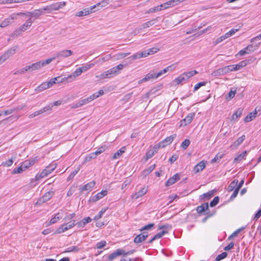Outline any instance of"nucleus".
Masks as SVG:
<instances>
[{"instance_id":"obj_1","label":"nucleus","mask_w":261,"mask_h":261,"mask_svg":"<svg viewBox=\"0 0 261 261\" xmlns=\"http://www.w3.org/2000/svg\"><path fill=\"white\" fill-rule=\"evenodd\" d=\"M125 66L124 65L119 64L117 66L114 67L100 74V79H103L106 78L112 77L114 75H117L119 73V70L123 69Z\"/></svg>"},{"instance_id":"obj_2","label":"nucleus","mask_w":261,"mask_h":261,"mask_svg":"<svg viewBox=\"0 0 261 261\" xmlns=\"http://www.w3.org/2000/svg\"><path fill=\"white\" fill-rule=\"evenodd\" d=\"M33 21L32 20V18H29L28 20L21 25L18 29H16L12 34L11 36L17 37L22 32H24L27 29H28L32 25Z\"/></svg>"},{"instance_id":"obj_3","label":"nucleus","mask_w":261,"mask_h":261,"mask_svg":"<svg viewBox=\"0 0 261 261\" xmlns=\"http://www.w3.org/2000/svg\"><path fill=\"white\" fill-rule=\"evenodd\" d=\"M56 166L57 164L55 163L49 164L46 167L45 169L43 170V171L40 174H37L36 176V179L39 180L41 178L47 176L48 174L51 173V172L56 168Z\"/></svg>"},{"instance_id":"obj_4","label":"nucleus","mask_w":261,"mask_h":261,"mask_svg":"<svg viewBox=\"0 0 261 261\" xmlns=\"http://www.w3.org/2000/svg\"><path fill=\"white\" fill-rule=\"evenodd\" d=\"M43 14L44 12H43L42 9H36L33 12H28L27 13H17V15H20L21 16H26L27 17H30V18L35 17V18H38Z\"/></svg>"},{"instance_id":"obj_5","label":"nucleus","mask_w":261,"mask_h":261,"mask_svg":"<svg viewBox=\"0 0 261 261\" xmlns=\"http://www.w3.org/2000/svg\"><path fill=\"white\" fill-rule=\"evenodd\" d=\"M76 225L75 221L72 220L70 222H68L66 223L63 224L61 226H60L57 230L56 232L58 233H61L65 231H66L71 228H72L74 226Z\"/></svg>"},{"instance_id":"obj_6","label":"nucleus","mask_w":261,"mask_h":261,"mask_svg":"<svg viewBox=\"0 0 261 261\" xmlns=\"http://www.w3.org/2000/svg\"><path fill=\"white\" fill-rule=\"evenodd\" d=\"M18 48V46L15 45L12 47L11 48L8 49L7 51L4 53V54L2 55L0 57L2 60V62H5L8 59H9L10 57L14 55Z\"/></svg>"},{"instance_id":"obj_7","label":"nucleus","mask_w":261,"mask_h":261,"mask_svg":"<svg viewBox=\"0 0 261 261\" xmlns=\"http://www.w3.org/2000/svg\"><path fill=\"white\" fill-rule=\"evenodd\" d=\"M19 15H17V13H13L10 16H9L8 18H5L3 21L1 22L0 24V27L1 28H5L12 23L13 22L14 20L16 19L17 16H19Z\"/></svg>"},{"instance_id":"obj_8","label":"nucleus","mask_w":261,"mask_h":261,"mask_svg":"<svg viewBox=\"0 0 261 261\" xmlns=\"http://www.w3.org/2000/svg\"><path fill=\"white\" fill-rule=\"evenodd\" d=\"M248 62L249 61H242L236 65H231L227 66L228 68H229V72L232 71H237L240 70L243 67L245 66Z\"/></svg>"},{"instance_id":"obj_9","label":"nucleus","mask_w":261,"mask_h":261,"mask_svg":"<svg viewBox=\"0 0 261 261\" xmlns=\"http://www.w3.org/2000/svg\"><path fill=\"white\" fill-rule=\"evenodd\" d=\"M73 54L72 50L69 49L61 50L56 54V58L61 59L62 58H67Z\"/></svg>"},{"instance_id":"obj_10","label":"nucleus","mask_w":261,"mask_h":261,"mask_svg":"<svg viewBox=\"0 0 261 261\" xmlns=\"http://www.w3.org/2000/svg\"><path fill=\"white\" fill-rule=\"evenodd\" d=\"M54 194L53 191H48L46 192L43 196L40 198L36 202V204H41L44 202H45L51 199Z\"/></svg>"},{"instance_id":"obj_11","label":"nucleus","mask_w":261,"mask_h":261,"mask_svg":"<svg viewBox=\"0 0 261 261\" xmlns=\"http://www.w3.org/2000/svg\"><path fill=\"white\" fill-rule=\"evenodd\" d=\"M95 8V6H92L90 8H87L83 10H81L78 12H77L75 14L76 16L81 17L83 16H86L89 15L93 12H94L95 11L93 10Z\"/></svg>"},{"instance_id":"obj_12","label":"nucleus","mask_w":261,"mask_h":261,"mask_svg":"<svg viewBox=\"0 0 261 261\" xmlns=\"http://www.w3.org/2000/svg\"><path fill=\"white\" fill-rule=\"evenodd\" d=\"M160 19L159 17H157L155 18H153L147 22H146L142 24V28H138L137 30L139 32L142 31L143 29H146L149 28L150 27L154 25Z\"/></svg>"},{"instance_id":"obj_13","label":"nucleus","mask_w":261,"mask_h":261,"mask_svg":"<svg viewBox=\"0 0 261 261\" xmlns=\"http://www.w3.org/2000/svg\"><path fill=\"white\" fill-rule=\"evenodd\" d=\"M228 69L229 68H228L227 66L219 68L214 71L212 73V75L215 77L223 75L229 72Z\"/></svg>"},{"instance_id":"obj_14","label":"nucleus","mask_w":261,"mask_h":261,"mask_svg":"<svg viewBox=\"0 0 261 261\" xmlns=\"http://www.w3.org/2000/svg\"><path fill=\"white\" fill-rule=\"evenodd\" d=\"M124 253V250L121 249H117L114 252L110 254L108 257V259L109 261H112L117 257L121 255Z\"/></svg>"},{"instance_id":"obj_15","label":"nucleus","mask_w":261,"mask_h":261,"mask_svg":"<svg viewBox=\"0 0 261 261\" xmlns=\"http://www.w3.org/2000/svg\"><path fill=\"white\" fill-rule=\"evenodd\" d=\"M206 161L202 160L196 164L193 168V171L195 173H198L202 171L205 167Z\"/></svg>"},{"instance_id":"obj_16","label":"nucleus","mask_w":261,"mask_h":261,"mask_svg":"<svg viewBox=\"0 0 261 261\" xmlns=\"http://www.w3.org/2000/svg\"><path fill=\"white\" fill-rule=\"evenodd\" d=\"M66 5V2H58L50 5L53 11L59 10L64 8Z\"/></svg>"},{"instance_id":"obj_17","label":"nucleus","mask_w":261,"mask_h":261,"mask_svg":"<svg viewBox=\"0 0 261 261\" xmlns=\"http://www.w3.org/2000/svg\"><path fill=\"white\" fill-rule=\"evenodd\" d=\"M195 115V113H191L189 114L186 118L181 121V125H187L190 123L194 118Z\"/></svg>"},{"instance_id":"obj_18","label":"nucleus","mask_w":261,"mask_h":261,"mask_svg":"<svg viewBox=\"0 0 261 261\" xmlns=\"http://www.w3.org/2000/svg\"><path fill=\"white\" fill-rule=\"evenodd\" d=\"M148 237V234L145 232H143V233H140L137 235L134 240V242L135 243H140L142 242L145 241L147 238Z\"/></svg>"},{"instance_id":"obj_19","label":"nucleus","mask_w":261,"mask_h":261,"mask_svg":"<svg viewBox=\"0 0 261 261\" xmlns=\"http://www.w3.org/2000/svg\"><path fill=\"white\" fill-rule=\"evenodd\" d=\"M179 179L180 176L179 174L176 173L172 177L168 179V180L166 182L165 186L166 187H169L171 185H172Z\"/></svg>"},{"instance_id":"obj_20","label":"nucleus","mask_w":261,"mask_h":261,"mask_svg":"<svg viewBox=\"0 0 261 261\" xmlns=\"http://www.w3.org/2000/svg\"><path fill=\"white\" fill-rule=\"evenodd\" d=\"M82 73V70H81V68H80V67L78 68L77 69H76L75 70V71L74 72H73L70 75H69L67 76V78L69 79L68 82H72L76 77H77L78 76L81 75Z\"/></svg>"},{"instance_id":"obj_21","label":"nucleus","mask_w":261,"mask_h":261,"mask_svg":"<svg viewBox=\"0 0 261 261\" xmlns=\"http://www.w3.org/2000/svg\"><path fill=\"white\" fill-rule=\"evenodd\" d=\"M152 79H157V77H156L155 72H154V71H152V72L147 74L144 78L138 82V83L140 84L142 82L148 81Z\"/></svg>"},{"instance_id":"obj_22","label":"nucleus","mask_w":261,"mask_h":261,"mask_svg":"<svg viewBox=\"0 0 261 261\" xmlns=\"http://www.w3.org/2000/svg\"><path fill=\"white\" fill-rule=\"evenodd\" d=\"M147 192V189L143 187L141 190H140L138 192H136L135 193L132 195V198L137 199L143 195H144Z\"/></svg>"},{"instance_id":"obj_23","label":"nucleus","mask_w":261,"mask_h":261,"mask_svg":"<svg viewBox=\"0 0 261 261\" xmlns=\"http://www.w3.org/2000/svg\"><path fill=\"white\" fill-rule=\"evenodd\" d=\"M176 137V135L174 134L167 138H166L164 140L160 142L162 145H165V147L167 145L171 144L174 139Z\"/></svg>"},{"instance_id":"obj_24","label":"nucleus","mask_w":261,"mask_h":261,"mask_svg":"<svg viewBox=\"0 0 261 261\" xmlns=\"http://www.w3.org/2000/svg\"><path fill=\"white\" fill-rule=\"evenodd\" d=\"M92 221V219L88 217L87 218H84L83 220L80 221V222L75 223L76 225L78 228H83L85 225Z\"/></svg>"},{"instance_id":"obj_25","label":"nucleus","mask_w":261,"mask_h":261,"mask_svg":"<svg viewBox=\"0 0 261 261\" xmlns=\"http://www.w3.org/2000/svg\"><path fill=\"white\" fill-rule=\"evenodd\" d=\"M95 181H90L87 184L83 186L82 187H80L79 190L81 191H91L92 188L95 186Z\"/></svg>"},{"instance_id":"obj_26","label":"nucleus","mask_w":261,"mask_h":261,"mask_svg":"<svg viewBox=\"0 0 261 261\" xmlns=\"http://www.w3.org/2000/svg\"><path fill=\"white\" fill-rule=\"evenodd\" d=\"M208 203H205L201 205L198 206L196 207V211L199 215H200L205 211H208Z\"/></svg>"},{"instance_id":"obj_27","label":"nucleus","mask_w":261,"mask_h":261,"mask_svg":"<svg viewBox=\"0 0 261 261\" xmlns=\"http://www.w3.org/2000/svg\"><path fill=\"white\" fill-rule=\"evenodd\" d=\"M245 139V136L242 135L239 137L234 143L230 146V148L233 149L238 147Z\"/></svg>"},{"instance_id":"obj_28","label":"nucleus","mask_w":261,"mask_h":261,"mask_svg":"<svg viewBox=\"0 0 261 261\" xmlns=\"http://www.w3.org/2000/svg\"><path fill=\"white\" fill-rule=\"evenodd\" d=\"M108 194V191L107 190H102L101 192L98 193L97 194L94 195L92 197L93 201H97L100 199L102 198L103 196L107 195Z\"/></svg>"},{"instance_id":"obj_29","label":"nucleus","mask_w":261,"mask_h":261,"mask_svg":"<svg viewBox=\"0 0 261 261\" xmlns=\"http://www.w3.org/2000/svg\"><path fill=\"white\" fill-rule=\"evenodd\" d=\"M52 107H53V105L51 104H49L48 106L44 107V108H42L41 109H40L37 111H36L33 113L35 115V116H37L40 114H42V113H43L47 111L51 110Z\"/></svg>"},{"instance_id":"obj_30","label":"nucleus","mask_w":261,"mask_h":261,"mask_svg":"<svg viewBox=\"0 0 261 261\" xmlns=\"http://www.w3.org/2000/svg\"><path fill=\"white\" fill-rule=\"evenodd\" d=\"M247 154V151H244L240 154L236 156L233 160V162L236 163H239L243 160L245 159V156Z\"/></svg>"},{"instance_id":"obj_31","label":"nucleus","mask_w":261,"mask_h":261,"mask_svg":"<svg viewBox=\"0 0 261 261\" xmlns=\"http://www.w3.org/2000/svg\"><path fill=\"white\" fill-rule=\"evenodd\" d=\"M257 112L256 109L253 112H250L248 115L246 116L245 118V122H249L253 120V118L256 117Z\"/></svg>"},{"instance_id":"obj_32","label":"nucleus","mask_w":261,"mask_h":261,"mask_svg":"<svg viewBox=\"0 0 261 261\" xmlns=\"http://www.w3.org/2000/svg\"><path fill=\"white\" fill-rule=\"evenodd\" d=\"M48 84H47V82H44L42 83L41 85L38 86L35 89V91L37 92H42L49 88Z\"/></svg>"},{"instance_id":"obj_33","label":"nucleus","mask_w":261,"mask_h":261,"mask_svg":"<svg viewBox=\"0 0 261 261\" xmlns=\"http://www.w3.org/2000/svg\"><path fill=\"white\" fill-rule=\"evenodd\" d=\"M27 66L28 69V71H32L41 68L39 62H37L35 63L32 64L31 65Z\"/></svg>"},{"instance_id":"obj_34","label":"nucleus","mask_w":261,"mask_h":261,"mask_svg":"<svg viewBox=\"0 0 261 261\" xmlns=\"http://www.w3.org/2000/svg\"><path fill=\"white\" fill-rule=\"evenodd\" d=\"M125 151V147H122L120 149H119L116 152H115L113 156L112 159L115 160L118 159L120 157V156Z\"/></svg>"},{"instance_id":"obj_35","label":"nucleus","mask_w":261,"mask_h":261,"mask_svg":"<svg viewBox=\"0 0 261 261\" xmlns=\"http://www.w3.org/2000/svg\"><path fill=\"white\" fill-rule=\"evenodd\" d=\"M173 66H174V65H172L169 66L167 67L166 68H165V69L161 70L159 72H158V73L155 72L156 77H157V78H158L159 76H160L162 75H163V74L166 73L168 71H169L170 70H171L174 69Z\"/></svg>"},{"instance_id":"obj_36","label":"nucleus","mask_w":261,"mask_h":261,"mask_svg":"<svg viewBox=\"0 0 261 261\" xmlns=\"http://www.w3.org/2000/svg\"><path fill=\"white\" fill-rule=\"evenodd\" d=\"M214 192L213 191H208L207 193L203 194L200 196V200H202L203 199H209L214 196Z\"/></svg>"},{"instance_id":"obj_37","label":"nucleus","mask_w":261,"mask_h":261,"mask_svg":"<svg viewBox=\"0 0 261 261\" xmlns=\"http://www.w3.org/2000/svg\"><path fill=\"white\" fill-rule=\"evenodd\" d=\"M198 73L196 70H192L188 72H184L182 74L188 81L190 77Z\"/></svg>"},{"instance_id":"obj_38","label":"nucleus","mask_w":261,"mask_h":261,"mask_svg":"<svg viewBox=\"0 0 261 261\" xmlns=\"http://www.w3.org/2000/svg\"><path fill=\"white\" fill-rule=\"evenodd\" d=\"M178 4H179L178 0H170L165 3V5L166 6L167 9L168 8L172 7Z\"/></svg>"},{"instance_id":"obj_39","label":"nucleus","mask_w":261,"mask_h":261,"mask_svg":"<svg viewBox=\"0 0 261 261\" xmlns=\"http://www.w3.org/2000/svg\"><path fill=\"white\" fill-rule=\"evenodd\" d=\"M174 81L177 84H182L183 83H185L188 81L186 80L183 74H181L180 75H179L177 77H176L174 80Z\"/></svg>"},{"instance_id":"obj_40","label":"nucleus","mask_w":261,"mask_h":261,"mask_svg":"<svg viewBox=\"0 0 261 261\" xmlns=\"http://www.w3.org/2000/svg\"><path fill=\"white\" fill-rule=\"evenodd\" d=\"M155 167V164L150 166L148 167V168L145 169L143 171V172H142L143 175L145 176H147L154 169Z\"/></svg>"},{"instance_id":"obj_41","label":"nucleus","mask_w":261,"mask_h":261,"mask_svg":"<svg viewBox=\"0 0 261 261\" xmlns=\"http://www.w3.org/2000/svg\"><path fill=\"white\" fill-rule=\"evenodd\" d=\"M252 47H253L252 45H249L248 46H247L246 47H245L243 49L241 50L239 52V54L240 56H244L245 54H248L251 53L252 51V50H249V51H247V49H248V48H252Z\"/></svg>"},{"instance_id":"obj_42","label":"nucleus","mask_w":261,"mask_h":261,"mask_svg":"<svg viewBox=\"0 0 261 261\" xmlns=\"http://www.w3.org/2000/svg\"><path fill=\"white\" fill-rule=\"evenodd\" d=\"M55 59H56V57H53L51 58L47 59L44 61H39L40 66H41V68L44 66L49 64V63H51V62L54 61Z\"/></svg>"},{"instance_id":"obj_43","label":"nucleus","mask_w":261,"mask_h":261,"mask_svg":"<svg viewBox=\"0 0 261 261\" xmlns=\"http://www.w3.org/2000/svg\"><path fill=\"white\" fill-rule=\"evenodd\" d=\"M243 109L241 108H239L236 113H234L232 116V119H234L240 117L243 113Z\"/></svg>"},{"instance_id":"obj_44","label":"nucleus","mask_w":261,"mask_h":261,"mask_svg":"<svg viewBox=\"0 0 261 261\" xmlns=\"http://www.w3.org/2000/svg\"><path fill=\"white\" fill-rule=\"evenodd\" d=\"M223 156L224 154L219 152L215 155V158L213 159L212 160L211 163H214L219 162Z\"/></svg>"},{"instance_id":"obj_45","label":"nucleus","mask_w":261,"mask_h":261,"mask_svg":"<svg viewBox=\"0 0 261 261\" xmlns=\"http://www.w3.org/2000/svg\"><path fill=\"white\" fill-rule=\"evenodd\" d=\"M238 181V180L236 179L232 181L228 187V191L230 192L233 191L235 187L237 186Z\"/></svg>"},{"instance_id":"obj_46","label":"nucleus","mask_w":261,"mask_h":261,"mask_svg":"<svg viewBox=\"0 0 261 261\" xmlns=\"http://www.w3.org/2000/svg\"><path fill=\"white\" fill-rule=\"evenodd\" d=\"M80 250V248L76 246H73L67 248L64 252H77Z\"/></svg>"},{"instance_id":"obj_47","label":"nucleus","mask_w":261,"mask_h":261,"mask_svg":"<svg viewBox=\"0 0 261 261\" xmlns=\"http://www.w3.org/2000/svg\"><path fill=\"white\" fill-rule=\"evenodd\" d=\"M227 252H223L221 253V254L218 255L216 256V257L215 258V260L216 261H220L222 259H224L225 258H226L227 257Z\"/></svg>"},{"instance_id":"obj_48","label":"nucleus","mask_w":261,"mask_h":261,"mask_svg":"<svg viewBox=\"0 0 261 261\" xmlns=\"http://www.w3.org/2000/svg\"><path fill=\"white\" fill-rule=\"evenodd\" d=\"M165 145H162L161 142H159L157 144L154 145L151 149L154 153H156L160 148H164Z\"/></svg>"},{"instance_id":"obj_49","label":"nucleus","mask_w":261,"mask_h":261,"mask_svg":"<svg viewBox=\"0 0 261 261\" xmlns=\"http://www.w3.org/2000/svg\"><path fill=\"white\" fill-rule=\"evenodd\" d=\"M236 94V90H231L228 94H227V96H226V99H227L228 100H229L230 99H231L232 98H233L235 95Z\"/></svg>"},{"instance_id":"obj_50","label":"nucleus","mask_w":261,"mask_h":261,"mask_svg":"<svg viewBox=\"0 0 261 261\" xmlns=\"http://www.w3.org/2000/svg\"><path fill=\"white\" fill-rule=\"evenodd\" d=\"M168 233V231L166 230H163L162 231L156 233L154 237V239H159L163 237L165 234Z\"/></svg>"},{"instance_id":"obj_51","label":"nucleus","mask_w":261,"mask_h":261,"mask_svg":"<svg viewBox=\"0 0 261 261\" xmlns=\"http://www.w3.org/2000/svg\"><path fill=\"white\" fill-rule=\"evenodd\" d=\"M107 209V208H102L100 210V211L98 213V214L94 217V220H97L99 219L100 218H101L102 217V215H103V214H104L106 212Z\"/></svg>"},{"instance_id":"obj_52","label":"nucleus","mask_w":261,"mask_h":261,"mask_svg":"<svg viewBox=\"0 0 261 261\" xmlns=\"http://www.w3.org/2000/svg\"><path fill=\"white\" fill-rule=\"evenodd\" d=\"M219 201V197L218 196L215 197L212 201H211L210 206L211 207H214L216 206Z\"/></svg>"},{"instance_id":"obj_53","label":"nucleus","mask_w":261,"mask_h":261,"mask_svg":"<svg viewBox=\"0 0 261 261\" xmlns=\"http://www.w3.org/2000/svg\"><path fill=\"white\" fill-rule=\"evenodd\" d=\"M95 159V156L93 154V153H90L87 155L84 159V162H88L90 161L91 160Z\"/></svg>"},{"instance_id":"obj_54","label":"nucleus","mask_w":261,"mask_h":261,"mask_svg":"<svg viewBox=\"0 0 261 261\" xmlns=\"http://www.w3.org/2000/svg\"><path fill=\"white\" fill-rule=\"evenodd\" d=\"M55 78H57V80H56V83H62L64 81H67V82H68L69 79L67 78V76L62 77V76H59L56 77Z\"/></svg>"},{"instance_id":"obj_55","label":"nucleus","mask_w":261,"mask_h":261,"mask_svg":"<svg viewBox=\"0 0 261 261\" xmlns=\"http://www.w3.org/2000/svg\"><path fill=\"white\" fill-rule=\"evenodd\" d=\"M190 144V141L189 139H185L181 143V147L184 149H186Z\"/></svg>"},{"instance_id":"obj_56","label":"nucleus","mask_w":261,"mask_h":261,"mask_svg":"<svg viewBox=\"0 0 261 261\" xmlns=\"http://www.w3.org/2000/svg\"><path fill=\"white\" fill-rule=\"evenodd\" d=\"M154 226V223H149L146 225H145L144 227H142L139 229L140 231H142L145 230H150L152 227Z\"/></svg>"},{"instance_id":"obj_57","label":"nucleus","mask_w":261,"mask_h":261,"mask_svg":"<svg viewBox=\"0 0 261 261\" xmlns=\"http://www.w3.org/2000/svg\"><path fill=\"white\" fill-rule=\"evenodd\" d=\"M107 244L106 241H101L96 244L97 249H101L104 247Z\"/></svg>"},{"instance_id":"obj_58","label":"nucleus","mask_w":261,"mask_h":261,"mask_svg":"<svg viewBox=\"0 0 261 261\" xmlns=\"http://www.w3.org/2000/svg\"><path fill=\"white\" fill-rule=\"evenodd\" d=\"M13 163V158H12L11 159L8 160V161L3 162L2 165L4 166L10 167L12 165Z\"/></svg>"},{"instance_id":"obj_59","label":"nucleus","mask_w":261,"mask_h":261,"mask_svg":"<svg viewBox=\"0 0 261 261\" xmlns=\"http://www.w3.org/2000/svg\"><path fill=\"white\" fill-rule=\"evenodd\" d=\"M155 153L151 149L148 150L146 153V160H145L147 161L148 159H150L151 158H152L153 156V155Z\"/></svg>"},{"instance_id":"obj_60","label":"nucleus","mask_w":261,"mask_h":261,"mask_svg":"<svg viewBox=\"0 0 261 261\" xmlns=\"http://www.w3.org/2000/svg\"><path fill=\"white\" fill-rule=\"evenodd\" d=\"M42 9L44 13H51L53 12L50 5L43 7Z\"/></svg>"},{"instance_id":"obj_61","label":"nucleus","mask_w":261,"mask_h":261,"mask_svg":"<svg viewBox=\"0 0 261 261\" xmlns=\"http://www.w3.org/2000/svg\"><path fill=\"white\" fill-rule=\"evenodd\" d=\"M206 84V82H199L196 84L194 88V91H197L198 89H199L201 87L205 86Z\"/></svg>"},{"instance_id":"obj_62","label":"nucleus","mask_w":261,"mask_h":261,"mask_svg":"<svg viewBox=\"0 0 261 261\" xmlns=\"http://www.w3.org/2000/svg\"><path fill=\"white\" fill-rule=\"evenodd\" d=\"M23 172L22 167L20 166L19 167L13 169V170L12 172V174H17V173H20Z\"/></svg>"},{"instance_id":"obj_63","label":"nucleus","mask_w":261,"mask_h":261,"mask_svg":"<svg viewBox=\"0 0 261 261\" xmlns=\"http://www.w3.org/2000/svg\"><path fill=\"white\" fill-rule=\"evenodd\" d=\"M93 66V64H87L84 66H83L82 67H80L81 68V70H82V72L86 71L88 69H90Z\"/></svg>"},{"instance_id":"obj_64","label":"nucleus","mask_w":261,"mask_h":261,"mask_svg":"<svg viewBox=\"0 0 261 261\" xmlns=\"http://www.w3.org/2000/svg\"><path fill=\"white\" fill-rule=\"evenodd\" d=\"M80 169V167L77 168V169H75L72 173H70V174L69 175L68 178V179L73 178L74 177V176L78 173Z\"/></svg>"}]
</instances>
